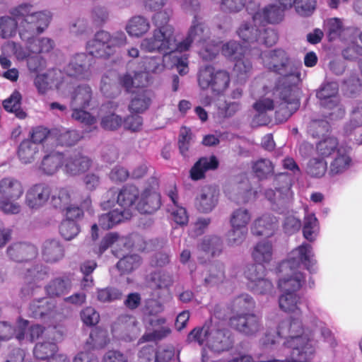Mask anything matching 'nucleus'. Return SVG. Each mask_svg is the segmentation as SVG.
Wrapping results in <instances>:
<instances>
[{"mask_svg": "<svg viewBox=\"0 0 362 362\" xmlns=\"http://www.w3.org/2000/svg\"><path fill=\"white\" fill-rule=\"evenodd\" d=\"M25 284L21 289V296L25 298L33 294L36 283L45 279L47 276L45 267L42 265L32 266L28 263L24 264L21 268Z\"/></svg>", "mask_w": 362, "mask_h": 362, "instance_id": "dca6fc26", "label": "nucleus"}, {"mask_svg": "<svg viewBox=\"0 0 362 362\" xmlns=\"http://www.w3.org/2000/svg\"><path fill=\"white\" fill-rule=\"evenodd\" d=\"M218 166V160H198L190 170V177L193 180H201L207 170H214Z\"/></svg>", "mask_w": 362, "mask_h": 362, "instance_id": "c03bdc74", "label": "nucleus"}, {"mask_svg": "<svg viewBox=\"0 0 362 362\" xmlns=\"http://www.w3.org/2000/svg\"><path fill=\"white\" fill-rule=\"evenodd\" d=\"M313 329L305 328L299 317L281 321L276 330L267 329L259 339V345L268 349L284 339L278 358L273 362H310L315 356Z\"/></svg>", "mask_w": 362, "mask_h": 362, "instance_id": "7ed1b4c3", "label": "nucleus"}, {"mask_svg": "<svg viewBox=\"0 0 362 362\" xmlns=\"http://www.w3.org/2000/svg\"><path fill=\"white\" fill-rule=\"evenodd\" d=\"M351 148L349 146L341 144L334 137H327L320 141L317 145V151L322 158L332 157V158H350Z\"/></svg>", "mask_w": 362, "mask_h": 362, "instance_id": "aec40b11", "label": "nucleus"}, {"mask_svg": "<svg viewBox=\"0 0 362 362\" xmlns=\"http://www.w3.org/2000/svg\"><path fill=\"white\" fill-rule=\"evenodd\" d=\"M22 41L25 42V46L18 42L11 41L4 45L2 50L4 49L6 46H8L13 49V54L18 61L27 60L32 54H35L33 47V40Z\"/></svg>", "mask_w": 362, "mask_h": 362, "instance_id": "58836bf2", "label": "nucleus"}, {"mask_svg": "<svg viewBox=\"0 0 362 362\" xmlns=\"http://www.w3.org/2000/svg\"><path fill=\"white\" fill-rule=\"evenodd\" d=\"M255 47L249 44L247 45H240L235 41H229L222 46V54L228 59L235 61L245 55H253Z\"/></svg>", "mask_w": 362, "mask_h": 362, "instance_id": "7c9ffc66", "label": "nucleus"}, {"mask_svg": "<svg viewBox=\"0 0 362 362\" xmlns=\"http://www.w3.org/2000/svg\"><path fill=\"white\" fill-rule=\"evenodd\" d=\"M139 189L133 185L124 187L117 197V202L119 206L123 208L121 211H125L129 213V208L134 204H137L139 200Z\"/></svg>", "mask_w": 362, "mask_h": 362, "instance_id": "2f4dec72", "label": "nucleus"}, {"mask_svg": "<svg viewBox=\"0 0 362 362\" xmlns=\"http://www.w3.org/2000/svg\"><path fill=\"white\" fill-rule=\"evenodd\" d=\"M28 322L25 320L20 319L18 321V331L16 332V339L21 341L28 340L33 341L38 339L43 335L45 336L46 331L44 327L40 325H34L27 329Z\"/></svg>", "mask_w": 362, "mask_h": 362, "instance_id": "a878e982", "label": "nucleus"}, {"mask_svg": "<svg viewBox=\"0 0 362 362\" xmlns=\"http://www.w3.org/2000/svg\"><path fill=\"white\" fill-rule=\"evenodd\" d=\"M51 204L55 208H64L72 202L70 190L67 188H58L52 191Z\"/></svg>", "mask_w": 362, "mask_h": 362, "instance_id": "603ef678", "label": "nucleus"}, {"mask_svg": "<svg viewBox=\"0 0 362 362\" xmlns=\"http://www.w3.org/2000/svg\"><path fill=\"white\" fill-rule=\"evenodd\" d=\"M71 288V283L68 279L56 278L46 287L47 294L51 297H60L67 294Z\"/></svg>", "mask_w": 362, "mask_h": 362, "instance_id": "a19ab883", "label": "nucleus"}, {"mask_svg": "<svg viewBox=\"0 0 362 362\" xmlns=\"http://www.w3.org/2000/svg\"><path fill=\"white\" fill-rule=\"evenodd\" d=\"M251 221L250 212L245 208L234 210L230 218L231 227L247 229V225Z\"/></svg>", "mask_w": 362, "mask_h": 362, "instance_id": "8fccbe9b", "label": "nucleus"}, {"mask_svg": "<svg viewBox=\"0 0 362 362\" xmlns=\"http://www.w3.org/2000/svg\"><path fill=\"white\" fill-rule=\"evenodd\" d=\"M221 240L217 236L205 237L199 245L200 250L214 256L221 251Z\"/></svg>", "mask_w": 362, "mask_h": 362, "instance_id": "680f3d73", "label": "nucleus"}, {"mask_svg": "<svg viewBox=\"0 0 362 362\" xmlns=\"http://www.w3.org/2000/svg\"><path fill=\"white\" fill-rule=\"evenodd\" d=\"M151 28L149 20L141 15L130 18L125 26V30L130 37H141L146 34Z\"/></svg>", "mask_w": 362, "mask_h": 362, "instance_id": "cd10ccee", "label": "nucleus"}, {"mask_svg": "<svg viewBox=\"0 0 362 362\" xmlns=\"http://www.w3.org/2000/svg\"><path fill=\"white\" fill-rule=\"evenodd\" d=\"M252 170L257 177L262 179L273 173L274 166L271 160H257L252 165Z\"/></svg>", "mask_w": 362, "mask_h": 362, "instance_id": "e2e57ef3", "label": "nucleus"}, {"mask_svg": "<svg viewBox=\"0 0 362 362\" xmlns=\"http://www.w3.org/2000/svg\"><path fill=\"white\" fill-rule=\"evenodd\" d=\"M61 75L62 73L57 70L37 75L35 78L34 83L38 93L44 94L54 85L59 91L64 93L68 86V83L61 78Z\"/></svg>", "mask_w": 362, "mask_h": 362, "instance_id": "412c9836", "label": "nucleus"}, {"mask_svg": "<svg viewBox=\"0 0 362 362\" xmlns=\"http://www.w3.org/2000/svg\"><path fill=\"white\" fill-rule=\"evenodd\" d=\"M188 339L190 341H197L199 345L205 346L215 353L228 351L233 344L229 332L213 324H205L201 328L194 329L189 334Z\"/></svg>", "mask_w": 362, "mask_h": 362, "instance_id": "0eeeda50", "label": "nucleus"}, {"mask_svg": "<svg viewBox=\"0 0 362 362\" xmlns=\"http://www.w3.org/2000/svg\"><path fill=\"white\" fill-rule=\"evenodd\" d=\"M319 231V226L317 218L313 214H307L304 217V224L303 228L304 238L313 242Z\"/></svg>", "mask_w": 362, "mask_h": 362, "instance_id": "3c124183", "label": "nucleus"}, {"mask_svg": "<svg viewBox=\"0 0 362 362\" xmlns=\"http://www.w3.org/2000/svg\"><path fill=\"white\" fill-rule=\"evenodd\" d=\"M80 229L78 224L73 220L65 219L59 226V233L66 240H71L78 233Z\"/></svg>", "mask_w": 362, "mask_h": 362, "instance_id": "13d9d810", "label": "nucleus"}, {"mask_svg": "<svg viewBox=\"0 0 362 362\" xmlns=\"http://www.w3.org/2000/svg\"><path fill=\"white\" fill-rule=\"evenodd\" d=\"M0 17V37L9 39L13 37L18 30L20 18L14 16Z\"/></svg>", "mask_w": 362, "mask_h": 362, "instance_id": "79ce46f5", "label": "nucleus"}, {"mask_svg": "<svg viewBox=\"0 0 362 362\" xmlns=\"http://www.w3.org/2000/svg\"><path fill=\"white\" fill-rule=\"evenodd\" d=\"M204 282L209 285L216 284L224 279L223 265L221 263H213L207 265L202 271Z\"/></svg>", "mask_w": 362, "mask_h": 362, "instance_id": "ea45409f", "label": "nucleus"}, {"mask_svg": "<svg viewBox=\"0 0 362 362\" xmlns=\"http://www.w3.org/2000/svg\"><path fill=\"white\" fill-rule=\"evenodd\" d=\"M91 98L92 90L88 85L78 86L74 90L70 104L74 119L85 125L92 126L96 123V117L85 110L89 106Z\"/></svg>", "mask_w": 362, "mask_h": 362, "instance_id": "9d476101", "label": "nucleus"}, {"mask_svg": "<svg viewBox=\"0 0 362 362\" xmlns=\"http://www.w3.org/2000/svg\"><path fill=\"white\" fill-rule=\"evenodd\" d=\"M21 94L15 90L9 98L4 100L3 106L6 111L15 113L16 117L20 119H24L26 114L21 109Z\"/></svg>", "mask_w": 362, "mask_h": 362, "instance_id": "49530a36", "label": "nucleus"}, {"mask_svg": "<svg viewBox=\"0 0 362 362\" xmlns=\"http://www.w3.org/2000/svg\"><path fill=\"white\" fill-rule=\"evenodd\" d=\"M23 194V187L18 180L6 177L0 181V196L12 199H18Z\"/></svg>", "mask_w": 362, "mask_h": 362, "instance_id": "c9c22d12", "label": "nucleus"}, {"mask_svg": "<svg viewBox=\"0 0 362 362\" xmlns=\"http://www.w3.org/2000/svg\"><path fill=\"white\" fill-rule=\"evenodd\" d=\"M160 206V196L155 191L146 189L140 196L136 209L141 213L151 214Z\"/></svg>", "mask_w": 362, "mask_h": 362, "instance_id": "c85d7f7f", "label": "nucleus"}, {"mask_svg": "<svg viewBox=\"0 0 362 362\" xmlns=\"http://www.w3.org/2000/svg\"><path fill=\"white\" fill-rule=\"evenodd\" d=\"M42 255L46 262H55L63 257L64 249L58 240L48 239L42 245Z\"/></svg>", "mask_w": 362, "mask_h": 362, "instance_id": "f704fd0d", "label": "nucleus"}, {"mask_svg": "<svg viewBox=\"0 0 362 362\" xmlns=\"http://www.w3.org/2000/svg\"><path fill=\"white\" fill-rule=\"evenodd\" d=\"M194 141V136L190 129L182 127L180 132L178 146L179 149L183 156H186V153Z\"/></svg>", "mask_w": 362, "mask_h": 362, "instance_id": "0e129e2a", "label": "nucleus"}, {"mask_svg": "<svg viewBox=\"0 0 362 362\" xmlns=\"http://www.w3.org/2000/svg\"><path fill=\"white\" fill-rule=\"evenodd\" d=\"M110 33L101 30L98 32L94 37L86 44V50L90 55L95 57H107L112 54L109 48L108 40Z\"/></svg>", "mask_w": 362, "mask_h": 362, "instance_id": "5701e85b", "label": "nucleus"}, {"mask_svg": "<svg viewBox=\"0 0 362 362\" xmlns=\"http://www.w3.org/2000/svg\"><path fill=\"white\" fill-rule=\"evenodd\" d=\"M130 213L115 209L109 213L102 214L99 218V225L103 229L107 230L123 220L128 219Z\"/></svg>", "mask_w": 362, "mask_h": 362, "instance_id": "4c0bfd02", "label": "nucleus"}, {"mask_svg": "<svg viewBox=\"0 0 362 362\" xmlns=\"http://www.w3.org/2000/svg\"><path fill=\"white\" fill-rule=\"evenodd\" d=\"M91 59L86 53H78L72 56L64 66V73L71 77L81 80L90 78Z\"/></svg>", "mask_w": 362, "mask_h": 362, "instance_id": "f3484780", "label": "nucleus"}, {"mask_svg": "<svg viewBox=\"0 0 362 362\" xmlns=\"http://www.w3.org/2000/svg\"><path fill=\"white\" fill-rule=\"evenodd\" d=\"M247 229L231 227L227 235V243L230 246L240 245L246 238Z\"/></svg>", "mask_w": 362, "mask_h": 362, "instance_id": "774afa93", "label": "nucleus"}, {"mask_svg": "<svg viewBox=\"0 0 362 362\" xmlns=\"http://www.w3.org/2000/svg\"><path fill=\"white\" fill-rule=\"evenodd\" d=\"M112 331L114 337L126 342H130L138 337L141 329L134 317L124 315L119 317L115 322Z\"/></svg>", "mask_w": 362, "mask_h": 362, "instance_id": "a211bd4d", "label": "nucleus"}, {"mask_svg": "<svg viewBox=\"0 0 362 362\" xmlns=\"http://www.w3.org/2000/svg\"><path fill=\"white\" fill-rule=\"evenodd\" d=\"M265 272L264 267L257 263L247 266L245 271V276L249 281L248 286L265 277Z\"/></svg>", "mask_w": 362, "mask_h": 362, "instance_id": "4d7b16f0", "label": "nucleus"}, {"mask_svg": "<svg viewBox=\"0 0 362 362\" xmlns=\"http://www.w3.org/2000/svg\"><path fill=\"white\" fill-rule=\"evenodd\" d=\"M274 247L269 240H261L253 247L252 257L253 259L261 265L269 264L273 258Z\"/></svg>", "mask_w": 362, "mask_h": 362, "instance_id": "473e14b6", "label": "nucleus"}, {"mask_svg": "<svg viewBox=\"0 0 362 362\" xmlns=\"http://www.w3.org/2000/svg\"><path fill=\"white\" fill-rule=\"evenodd\" d=\"M230 322L232 327L247 336L255 335L262 328L261 317L252 313L233 315Z\"/></svg>", "mask_w": 362, "mask_h": 362, "instance_id": "6ab92c4d", "label": "nucleus"}, {"mask_svg": "<svg viewBox=\"0 0 362 362\" xmlns=\"http://www.w3.org/2000/svg\"><path fill=\"white\" fill-rule=\"evenodd\" d=\"M122 292L115 288L108 287L98 289L96 298L100 303H110L122 298Z\"/></svg>", "mask_w": 362, "mask_h": 362, "instance_id": "052dcab7", "label": "nucleus"}, {"mask_svg": "<svg viewBox=\"0 0 362 362\" xmlns=\"http://www.w3.org/2000/svg\"><path fill=\"white\" fill-rule=\"evenodd\" d=\"M177 49H173L168 52H162L164 54V57L162 59L159 57H147L142 58L140 63V68L142 71L139 73L141 74H146L150 80L148 74H159L164 69L165 65L163 62H165L168 59H172L173 65L175 66L177 71L182 76L185 75L189 71L188 68V58L186 54L178 56Z\"/></svg>", "mask_w": 362, "mask_h": 362, "instance_id": "6e6552de", "label": "nucleus"}, {"mask_svg": "<svg viewBox=\"0 0 362 362\" xmlns=\"http://www.w3.org/2000/svg\"><path fill=\"white\" fill-rule=\"evenodd\" d=\"M54 40L49 37H35L33 39V47L35 54H46L50 52L54 47Z\"/></svg>", "mask_w": 362, "mask_h": 362, "instance_id": "338daca9", "label": "nucleus"}, {"mask_svg": "<svg viewBox=\"0 0 362 362\" xmlns=\"http://www.w3.org/2000/svg\"><path fill=\"white\" fill-rule=\"evenodd\" d=\"M237 33L245 43L255 46V49H256V44L272 46L278 40L275 30L270 28H265V24H255L253 27L245 23L240 25ZM254 54H255V49H254Z\"/></svg>", "mask_w": 362, "mask_h": 362, "instance_id": "f8f14e48", "label": "nucleus"}, {"mask_svg": "<svg viewBox=\"0 0 362 362\" xmlns=\"http://www.w3.org/2000/svg\"><path fill=\"white\" fill-rule=\"evenodd\" d=\"M11 14L20 18L18 35L21 40H31L48 28L52 15L49 11H34L33 5L22 4Z\"/></svg>", "mask_w": 362, "mask_h": 362, "instance_id": "39448f33", "label": "nucleus"}, {"mask_svg": "<svg viewBox=\"0 0 362 362\" xmlns=\"http://www.w3.org/2000/svg\"><path fill=\"white\" fill-rule=\"evenodd\" d=\"M109 342L107 333L105 330L95 329L90 334L87 346L93 349L104 348Z\"/></svg>", "mask_w": 362, "mask_h": 362, "instance_id": "5fc2aeb1", "label": "nucleus"}, {"mask_svg": "<svg viewBox=\"0 0 362 362\" xmlns=\"http://www.w3.org/2000/svg\"><path fill=\"white\" fill-rule=\"evenodd\" d=\"M140 264V257L136 255L126 256L117 264V269L122 273H129Z\"/></svg>", "mask_w": 362, "mask_h": 362, "instance_id": "69168bd1", "label": "nucleus"}, {"mask_svg": "<svg viewBox=\"0 0 362 362\" xmlns=\"http://www.w3.org/2000/svg\"><path fill=\"white\" fill-rule=\"evenodd\" d=\"M312 250L310 245L302 244L291 252L287 260L280 264L279 269L282 276L279 278L278 286L281 291L297 293L301 288L305 277L298 269L300 264H303L308 270L313 271L315 261Z\"/></svg>", "mask_w": 362, "mask_h": 362, "instance_id": "20e7f679", "label": "nucleus"}, {"mask_svg": "<svg viewBox=\"0 0 362 362\" xmlns=\"http://www.w3.org/2000/svg\"><path fill=\"white\" fill-rule=\"evenodd\" d=\"M230 74L227 71L208 65L200 68L198 83L202 89H210L215 95L223 93L229 87Z\"/></svg>", "mask_w": 362, "mask_h": 362, "instance_id": "9b49d317", "label": "nucleus"}, {"mask_svg": "<svg viewBox=\"0 0 362 362\" xmlns=\"http://www.w3.org/2000/svg\"><path fill=\"white\" fill-rule=\"evenodd\" d=\"M278 227V221L275 216L264 214L254 221L251 230L254 235L270 237L275 233Z\"/></svg>", "mask_w": 362, "mask_h": 362, "instance_id": "393cba45", "label": "nucleus"}, {"mask_svg": "<svg viewBox=\"0 0 362 362\" xmlns=\"http://www.w3.org/2000/svg\"><path fill=\"white\" fill-rule=\"evenodd\" d=\"M250 55H245L238 59L235 60V66L233 68L234 74L237 81L240 83L245 81L251 75L252 66Z\"/></svg>", "mask_w": 362, "mask_h": 362, "instance_id": "37998d69", "label": "nucleus"}, {"mask_svg": "<svg viewBox=\"0 0 362 362\" xmlns=\"http://www.w3.org/2000/svg\"><path fill=\"white\" fill-rule=\"evenodd\" d=\"M119 83L127 92H133L138 88H141L148 84V77L146 74L134 73V76L129 74H124L119 78Z\"/></svg>", "mask_w": 362, "mask_h": 362, "instance_id": "72a5a7b5", "label": "nucleus"}, {"mask_svg": "<svg viewBox=\"0 0 362 362\" xmlns=\"http://www.w3.org/2000/svg\"><path fill=\"white\" fill-rule=\"evenodd\" d=\"M218 195L219 192L216 187L204 186L196 198L197 209L202 213L211 212L218 203Z\"/></svg>", "mask_w": 362, "mask_h": 362, "instance_id": "b1692460", "label": "nucleus"}, {"mask_svg": "<svg viewBox=\"0 0 362 362\" xmlns=\"http://www.w3.org/2000/svg\"><path fill=\"white\" fill-rule=\"evenodd\" d=\"M11 14L20 18L18 35L21 40H31L48 28L52 15L49 11H34L33 5L22 4Z\"/></svg>", "mask_w": 362, "mask_h": 362, "instance_id": "423d86ee", "label": "nucleus"}, {"mask_svg": "<svg viewBox=\"0 0 362 362\" xmlns=\"http://www.w3.org/2000/svg\"><path fill=\"white\" fill-rule=\"evenodd\" d=\"M264 67L281 76L278 84L265 90L252 105L257 115L254 120L259 125L266 124L269 118L265 113L275 110L277 116L287 119L299 107L297 85L300 81V63L293 61L283 49H274L262 52L259 55Z\"/></svg>", "mask_w": 362, "mask_h": 362, "instance_id": "f257e3e1", "label": "nucleus"}, {"mask_svg": "<svg viewBox=\"0 0 362 362\" xmlns=\"http://www.w3.org/2000/svg\"><path fill=\"white\" fill-rule=\"evenodd\" d=\"M279 298V308L284 312L294 313L299 310L301 305L302 297L297 293L282 291Z\"/></svg>", "mask_w": 362, "mask_h": 362, "instance_id": "e433bc0d", "label": "nucleus"}, {"mask_svg": "<svg viewBox=\"0 0 362 362\" xmlns=\"http://www.w3.org/2000/svg\"><path fill=\"white\" fill-rule=\"evenodd\" d=\"M47 298H42L34 300L30 305L31 315L33 317H42L45 315H50L52 307Z\"/></svg>", "mask_w": 362, "mask_h": 362, "instance_id": "6e6d98bb", "label": "nucleus"}, {"mask_svg": "<svg viewBox=\"0 0 362 362\" xmlns=\"http://www.w3.org/2000/svg\"><path fill=\"white\" fill-rule=\"evenodd\" d=\"M36 247L27 243H14L7 249V254L11 259L17 262L28 261L37 255Z\"/></svg>", "mask_w": 362, "mask_h": 362, "instance_id": "bb28decb", "label": "nucleus"}, {"mask_svg": "<svg viewBox=\"0 0 362 362\" xmlns=\"http://www.w3.org/2000/svg\"><path fill=\"white\" fill-rule=\"evenodd\" d=\"M52 189L45 184L32 186L25 195V204L32 209H38L46 204L50 199Z\"/></svg>", "mask_w": 362, "mask_h": 362, "instance_id": "4be33fe9", "label": "nucleus"}, {"mask_svg": "<svg viewBox=\"0 0 362 362\" xmlns=\"http://www.w3.org/2000/svg\"><path fill=\"white\" fill-rule=\"evenodd\" d=\"M168 197L173 204L171 209V216L174 221L179 225H185L188 221V216L185 208L177 205V195L175 189H172L168 192Z\"/></svg>", "mask_w": 362, "mask_h": 362, "instance_id": "a18cd8bd", "label": "nucleus"}, {"mask_svg": "<svg viewBox=\"0 0 362 362\" xmlns=\"http://www.w3.org/2000/svg\"><path fill=\"white\" fill-rule=\"evenodd\" d=\"M171 15L172 10L170 8L153 15L152 21L156 28L151 37L142 40L140 45L141 49L148 52L166 53L177 49L182 52L188 50L192 43L196 42L201 46L199 54L204 60L211 61L217 56L220 50L219 45L210 39L209 29L197 16H194L186 38L176 43L173 28L168 23Z\"/></svg>", "mask_w": 362, "mask_h": 362, "instance_id": "f03ea898", "label": "nucleus"}, {"mask_svg": "<svg viewBox=\"0 0 362 362\" xmlns=\"http://www.w3.org/2000/svg\"><path fill=\"white\" fill-rule=\"evenodd\" d=\"M151 104V92L141 88L132 92L129 110L132 112L141 113L146 110Z\"/></svg>", "mask_w": 362, "mask_h": 362, "instance_id": "c756f323", "label": "nucleus"}, {"mask_svg": "<svg viewBox=\"0 0 362 362\" xmlns=\"http://www.w3.org/2000/svg\"><path fill=\"white\" fill-rule=\"evenodd\" d=\"M360 127H362V102L358 103L353 110L350 121L344 127V134L350 136Z\"/></svg>", "mask_w": 362, "mask_h": 362, "instance_id": "864d4df0", "label": "nucleus"}, {"mask_svg": "<svg viewBox=\"0 0 362 362\" xmlns=\"http://www.w3.org/2000/svg\"><path fill=\"white\" fill-rule=\"evenodd\" d=\"M255 307V301L248 294L243 293L235 297L231 303V309L237 315L246 314Z\"/></svg>", "mask_w": 362, "mask_h": 362, "instance_id": "09e8293b", "label": "nucleus"}, {"mask_svg": "<svg viewBox=\"0 0 362 362\" xmlns=\"http://www.w3.org/2000/svg\"><path fill=\"white\" fill-rule=\"evenodd\" d=\"M292 177L287 173H279L275 179V191L268 189L266 197L272 202L284 205L293 197L291 191Z\"/></svg>", "mask_w": 362, "mask_h": 362, "instance_id": "4468645a", "label": "nucleus"}, {"mask_svg": "<svg viewBox=\"0 0 362 362\" xmlns=\"http://www.w3.org/2000/svg\"><path fill=\"white\" fill-rule=\"evenodd\" d=\"M338 90L337 83L331 81L325 83L317 92L324 117L330 120L341 119L345 114L344 107L339 100Z\"/></svg>", "mask_w": 362, "mask_h": 362, "instance_id": "1a4fd4ad", "label": "nucleus"}, {"mask_svg": "<svg viewBox=\"0 0 362 362\" xmlns=\"http://www.w3.org/2000/svg\"><path fill=\"white\" fill-rule=\"evenodd\" d=\"M288 3L277 1L268 6L259 8L255 1H250L246 6L248 13L252 16L254 24L276 23L280 22L284 16Z\"/></svg>", "mask_w": 362, "mask_h": 362, "instance_id": "ddd939ff", "label": "nucleus"}, {"mask_svg": "<svg viewBox=\"0 0 362 362\" xmlns=\"http://www.w3.org/2000/svg\"><path fill=\"white\" fill-rule=\"evenodd\" d=\"M90 160H64L63 170L70 175H77L89 169Z\"/></svg>", "mask_w": 362, "mask_h": 362, "instance_id": "de8ad7c7", "label": "nucleus"}, {"mask_svg": "<svg viewBox=\"0 0 362 362\" xmlns=\"http://www.w3.org/2000/svg\"><path fill=\"white\" fill-rule=\"evenodd\" d=\"M294 5L296 12L303 16H310L316 8V0H293L288 3V5Z\"/></svg>", "mask_w": 362, "mask_h": 362, "instance_id": "bf43d9fd", "label": "nucleus"}, {"mask_svg": "<svg viewBox=\"0 0 362 362\" xmlns=\"http://www.w3.org/2000/svg\"><path fill=\"white\" fill-rule=\"evenodd\" d=\"M62 327H49L46 331L45 338L52 341L37 343L34 348V356L41 360H45L57 353L58 346L55 342L60 341L64 335Z\"/></svg>", "mask_w": 362, "mask_h": 362, "instance_id": "2eb2a0df", "label": "nucleus"}]
</instances>
